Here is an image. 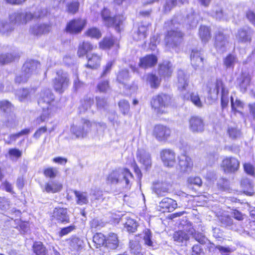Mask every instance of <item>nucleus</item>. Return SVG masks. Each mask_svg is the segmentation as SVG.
<instances>
[{"label":"nucleus","mask_w":255,"mask_h":255,"mask_svg":"<svg viewBox=\"0 0 255 255\" xmlns=\"http://www.w3.org/2000/svg\"><path fill=\"white\" fill-rule=\"evenodd\" d=\"M38 103L42 109L41 115L36 120L37 124L39 125L55 112L56 108L54 104V95L49 89L44 90L40 92Z\"/></svg>","instance_id":"obj_2"},{"label":"nucleus","mask_w":255,"mask_h":255,"mask_svg":"<svg viewBox=\"0 0 255 255\" xmlns=\"http://www.w3.org/2000/svg\"><path fill=\"white\" fill-rule=\"evenodd\" d=\"M40 68V64L35 60L27 61L23 65L21 74L15 78V82L22 83L27 82L28 78L32 75L37 73Z\"/></svg>","instance_id":"obj_4"},{"label":"nucleus","mask_w":255,"mask_h":255,"mask_svg":"<svg viewBox=\"0 0 255 255\" xmlns=\"http://www.w3.org/2000/svg\"><path fill=\"white\" fill-rule=\"evenodd\" d=\"M85 35L91 38L98 39L101 37L100 31L96 27H92L88 29L85 33Z\"/></svg>","instance_id":"obj_44"},{"label":"nucleus","mask_w":255,"mask_h":255,"mask_svg":"<svg viewBox=\"0 0 255 255\" xmlns=\"http://www.w3.org/2000/svg\"><path fill=\"white\" fill-rule=\"evenodd\" d=\"M9 155L11 157L19 158L21 157L22 152L17 148H11L9 150Z\"/></svg>","instance_id":"obj_64"},{"label":"nucleus","mask_w":255,"mask_h":255,"mask_svg":"<svg viewBox=\"0 0 255 255\" xmlns=\"http://www.w3.org/2000/svg\"><path fill=\"white\" fill-rule=\"evenodd\" d=\"M94 104V101L93 99L90 98L87 99L82 104L81 107L80 108L81 112H85L88 110L89 109H90L92 105Z\"/></svg>","instance_id":"obj_56"},{"label":"nucleus","mask_w":255,"mask_h":255,"mask_svg":"<svg viewBox=\"0 0 255 255\" xmlns=\"http://www.w3.org/2000/svg\"><path fill=\"white\" fill-rule=\"evenodd\" d=\"M57 76L53 80V87L56 91L62 93L68 87L69 79L66 73L59 71Z\"/></svg>","instance_id":"obj_7"},{"label":"nucleus","mask_w":255,"mask_h":255,"mask_svg":"<svg viewBox=\"0 0 255 255\" xmlns=\"http://www.w3.org/2000/svg\"><path fill=\"white\" fill-rule=\"evenodd\" d=\"M97 127V124L91 123L89 121L82 119L79 123L73 125L71 128V132L77 138H84L86 137L92 127Z\"/></svg>","instance_id":"obj_5"},{"label":"nucleus","mask_w":255,"mask_h":255,"mask_svg":"<svg viewBox=\"0 0 255 255\" xmlns=\"http://www.w3.org/2000/svg\"><path fill=\"white\" fill-rule=\"evenodd\" d=\"M169 185L165 182H156L152 187V190L158 196H164L168 192Z\"/></svg>","instance_id":"obj_21"},{"label":"nucleus","mask_w":255,"mask_h":255,"mask_svg":"<svg viewBox=\"0 0 255 255\" xmlns=\"http://www.w3.org/2000/svg\"><path fill=\"white\" fill-rule=\"evenodd\" d=\"M58 173V170L55 168L49 167L44 170V174L45 176L51 178H55Z\"/></svg>","instance_id":"obj_49"},{"label":"nucleus","mask_w":255,"mask_h":255,"mask_svg":"<svg viewBox=\"0 0 255 255\" xmlns=\"http://www.w3.org/2000/svg\"><path fill=\"white\" fill-rule=\"evenodd\" d=\"M86 20L78 18L70 21L67 25L66 30L72 34H77L81 32L86 24Z\"/></svg>","instance_id":"obj_11"},{"label":"nucleus","mask_w":255,"mask_h":255,"mask_svg":"<svg viewBox=\"0 0 255 255\" xmlns=\"http://www.w3.org/2000/svg\"><path fill=\"white\" fill-rule=\"evenodd\" d=\"M203 59L198 50H193L191 54V62L192 66L196 69L203 64Z\"/></svg>","instance_id":"obj_25"},{"label":"nucleus","mask_w":255,"mask_h":255,"mask_svg":"<svg viewBox=\"0 0 255 255\" xmlns=\"http://www.w3.org/2000/svg\"><path fill=\"white\" fill-rule=\"evenodd\" d=\"M29 94V92L28 90L26 89H19L16 92V96L20 101H22L26 98L28 96Z\"/></svg>","instance_id":"obj_52"},{"label":"nucleus","mask_w":255,"mask_h":255,"mask_svg":"<svg viewBox=\"0 0 255 255\" xmlns=\"http://www.w3.org/2000/svg\"><path fill=\"white\" fill-rule=\"evenodd\" d=\"M182 36V33L177 30L168 31L165 38L166 45L169 48L176 46Z\"/></svg>","instance_id":"obj_13"},{"label":"nucleus","mask_w":255,"mask_h":255,"mask_svg":"<svg viewBox=\"0 0 255 255\" xmlns=\"http://www.w3.org/2000/svg\"><path fill=\"white\" fill-rule=\"evenodd\" d=\"M229 45L228 37L222 33H219L216 36L215 46L220 52L225 51Z\"/></svg>","instance_id":"obj_17"},{"label":"nucleus","mask_w":255,"mask_h":255,"mask_svg":"<svg viewBox=\"0 0 255 255\" xmlns=\"http://www.w3.org/2000/svg\"><path fill=\"white\" fill-rule=\"evenodd\" d=\"M237 37L240 41L243 42L250 41L251 40L250 32L244 29L239 31Z\"/></svg>","instance_id":"obj_40"},{"label":"nucleus","mask_w":255,"mask_h":255,"mask_svg":"<svg viewBox=\"0 0 255 255\" xmlns=\"http://www.w3.org/2000/svg\"><path fill=\"white\" fill-rule=\"evenodd\" d=\"M173 238L174 241L180 243L183 241H187L189 239V236L185 232L179 231L174 234Z\"/></svg>","instance_id":"obj_42"},{"label":"nucleus","mask_w":255,"mask_h":255,"mask_svg":"<svg viewBox=\"0 0 255 255\" xmlns=\"http://www.w3.org/2000/svg\"><path fill=\"white\" fill-rule=\"evenodd\" d=\"M33 251L35 255H47L46 248L40 242H35L33 245Z\"/></svg>","instance_id":"obj_31"},{"label":"nucleus","mask_w":255,"mask_h":255,"mask_svg":"<svg viewBox=\"0 0 255 255\" xmlns=\"http://www.w3.org/2000/svg\"><path fill=\"white\" fill-rule=\"evenodd\" d=\"M191 100L192 103L197 107L201 108L203 104L200 99L197 93H192L191 95Z\"/></svg>","instance_id":"obj_54"},{"label":"nucleus","mask_w":255,"mask_h":255,"mask_svg":"<svg viewBox=\"0 0 255 255\" xmlns=\"http://www.w3.org/2000/svg\"><path fill=\"white\" fill-rule=\"evenodd\" d=\"M62 187V184L59 182L51 181L50 182L45 183L44 191L47 193H55L60 191Z\"/></svg>","instance_id":"obj_22"},{"label":"nucleus","mask_w":255,"mask_h":255,"mask_svg":"<svg viewBox=\"0 0 255 255\" xmlns=\"http://www.w3.org/2000/svg\"><path fill=\"white\" fill-rule=\"evenodd\" d=\"M231 107L232 110L235 112H239L240 113V110L244 108V104L242 102H241L239 100H236L234 102L233 101V98L231 97ZM241 113H242L241 112Z\"/></svg>","instance_id":"obj_45"},{"label":"nucleus","mask_w":255,"mask_h":255,"mask_svg":"<svg viewBox=\"0 0 255 255\" xmlns=\"http://www.w3.org/2000/svg\"><path fill=\"white\" fill-rule=\"evenodd\" d=\"M199 35L203 42H207L211 38L209 28L205 26H201L199 29Z\"/></svg>","instance_id":"obj_36"},{"label":"nucleus","mask_w":255,"mask_h":255,"mask_svg":"<svg viewBox=\"0 0 255 255\" xmlns=\"http://www.w3.org/2000/svg\"><path fill=\"white\" fill-rule=\"evenodd\" d=\"M220 90H221L222 94H223V90L228 91V90L224 87L223 82L220 80H217L216 82L215 89L214 90V92L217 95Z\"/></svg>","instance_id":"obj_60"},{"label":"nucleus","mask_w":255,"mask_h":255,"mask_svg":"<svg viewBox=\"0 0 255 255\" xmlns=\"http://www.w3.org/2000/svg\"><path fill=\"white\" fill-rule=\"evenodd\" d=\"M238 62L237 58L233 55L229 54L224 59V64L227 68H233Z\"/></svg>","instance_id":"obj_38"},{"label":"nucleus","mask_w":255,"mask_h":255,"mask_svg":"<svg viewBox=\"0 0 255 255\" xmlns=\"http://www.w3.org/2000/svg\"><path fill=\"white\" fill-rule=\"evenodd\" d=\"M147 31L146 26H139L137 31L133 34V38L137 41L144 39L146 37Z\"/></svg>","instance_id":"obj_34"},{"label":"nucleus","mask_w":255,"mask_h":255,"mask_svg":"<svg viewBox=\"0 0 255 255\" xmlns=\"http://www.w3.org/2000/svg\"><path fill=\"white\" fill-rule=\"evenodd\" d=\"M132 175L129 170L126 168H119L111 171L107 177V182L112 185L122 184L128 186L129 178Z\"/></svg>","instance_id":"obj_3"},{"label":"nucleus","mask_w":255,"mask_h":255,"mask_svg":"<svg viewBox=\"0 0 255 255\" xmlns=\"http://www.w3.org/2000/svg\"><path fill=\"white\" fill-rule=\"evenodd\" d=\"M79 4L77 1H73L67 5V9L69 12L74 13L76 12L79 8Z\"/></svg>","instance_id":"obj_58"},{"label":"nucleus","mask_w":255,"mask_h":255,"mask_svg":"<svg viewBox=\"0 0 255 255\" xmlns=\"http://www.w3.org/2000/svg\"><path fill=\"white\" fill-rule=\"evenodd\" d=\"M228 133L230 137L232 139L239 138L241 135V132L240 130L236 128H229L228 129Z\"/></svg>","instance_id":"obj_48"},{"label":"nucleus","mask_w":255,"mask_h":255,"mask_svg":"<svg viewBox=\"0 0 255 255\" xmlns=\"http://www.w3.org/2000/svg\"><path fill=\"white\" fill-rule=\"evenodd\" d=\"M147 80L149 82L150 86L152 88L157 87L159 84L160 79L153 74H149L147 76Z\"/></svg>","instance_id":"obj_46"},{"label":"nucleus","mask_w":255,"mask_h":255,"mask_svg":"<svg viewBox=\"0 0 255 255\" xmlns=\"http://www.w3.org/2000/svg\"><path fill=\"white\" fill-rule=\"evenodd\" d=\"M171 130L167 127L158 125L155 126L153 130V135L159 141H165L171 135Z\"/></svg>","instance_id":"obj_10"},{"label":"nucleus","mask_w":255,"mask_h":255,"mask_svg":"<svg viewBox=\"0 0 255 255\" xmlns=\"http://www.w3.org/2000/svg\"><path fill=\"white\" fill-rule=\"evenodd\" d=\"M101 56L96 54H93L88 56V64L87 66L92 69L97 68L100 66Z\"/></svg>","instance_id":"obj_30"},{"label":"nucleus","mask_w":255,"mask_h":255,"mask_svg":"<svg viewBox=\"0 0 255 255\" xmlns=\"http://www.w3.org/2000/svg\"><path fill=\"white\" fill-rule=\"evenodd\" d=\"M50 26L48 24H37L30 28V32L34 35H40L49 31Z\"/></svg>","instance_id":"obj_28"},{"label":"nucleus","mask_w":255,"mask_h":255,"mask_svg":"<svg viewBox=\"0 0 255 255\" xmlns=\"http://www.w3.org/2000/svg\"><path fill=\"white\" fill-rule=\"evenodd\" d=\"M239 160L233 157H226L222 161L221 167L225 173H234L240 167Z\"/></svg>","instance_id":"obj_8"},{"label":"nucleus","mask_w":255,"mask_h":255,"mask_svg":"<svg viewBox=\"0 0 255 255\" xmlns=\"http://www.w3.org/2000/svg\"><path fill=\"white\" fill-rule=\"evenodd\" d=\"M220 221L225 227H231L233 225V220L228 216H222Z\"/></svg>","instance_id":"obj_59"},{"label":"nucleus","mask_w":255,"mask_h":255,"mask_svg":"<svg viewBox=\"0 0 255 255\" xmlns=\"http://www.w3.org/2000/svg\"><path fill=\"white\" fill-rule=\"evenodd\" d=\"M106 239L104 235L101 233H97L93 236V242L96 245V248H98L104 245H106Z\"/></svg>","instance_id":"obj_39"},{"label":"nucleus","mask_w":255,"mask_h":255,"mask_svg":"<svg viewBox=\"0 0 255 255\" xmlns=\"http://www.w3.org/2000/svg\"><path fill=\"white\" fill-rule=\"evenodd\" d=\"M101 15L105 23V24L108 26H112V24L115 22L116 23V20L114 22V19L113 17H111L110 15V11L109 9L107 8H104L101 13Z\"/></svg>","instance_id":"obj_33"},{"label":"nucleus","mask_w":255,"mask_h":255,"mask_svg":"<svg viewBox=\"0 0 255 255\" xmlns=\"http://www.w3.org/2000/svg\"><path fill=\"white\" fill-rule=\"evenodd\" d=\"M177 4V0H166L165 4L164 5V10L166 12L169 11Z\"/></svg>","instance_id":"obj_55"},{"label":"nucleus","mask_w":255,"mask_h":255,"mask_svg":"<svg viewBox=\"0 0 255 255\" xmlns=\"http://www.w3.org/2000/svg\"><path fill=\"white\" fill-rule=\"evenodd\" d=\"M228 91H223L221 97V105L223 108H226L229 103Z\"/></svg>","instance_id":"obj_57"},{"label":"nucleus","mask_w":255,"mask_h":255,"mask_svg":"<svg viewBox=\"0 0 255 255\" xmlns=\"http://www.w3.org/2000/svg\"><path fill=\"white\" fill-rule=\"evenodd\" d=\"M119 42L117 39H114L113 37H106L100 42V47L103 49H108L111 47L116 45L119 47Z\"/></svg>","instance_id":"obj_29"},{"label":"nucleus","mask_w":255,"mask_h":255,"mask_svg":"<svg viewBox=\"0 0 255 255\" xmlns=\"http://www.w3.org/2000/svg\"><path fill=\"white\" fill-rule=\"evenodd\" d=\"M199 20V16L195 13H193L190 15H188L187 19V22L189 24L190 27L193 28L196 27Z\"/></svg>","instance_id":"obj_43"},{"label":"nucleus","mask_w":255,"mask_h":255,"mask_svg":"<svg viewBox=\"0 0 255 255\" xmlns=\"http://www.w3.org/2000/svg\"><path fill=\"white\" fill-rule=\"evenodd\" d=\"M161 158L164 165L167 167H173L175 163V153L170 149L163 150L161 152Z\"/></svg>","instance_id":"obj_15"},{"label":"nucleus","mask_w":255,"mask_h":255,"mask_svg":"<svg viewBox=\"0 0 255 255\" xmlns=\"http://www.w3.org/2000/svg\"><path fill=\"white\" fill-rule=\"evenodd\" d=\"M179 169L181 172L188 173L193 167V162L191 158L186 154H181L178 157Z\"/></svg>","instance_id":"obj_12"},{"label":"nucleus","mask_w":255,"mask_h":255,"mask_svg":"<svg viewBox=\"0 0 255 255\" xmlns=\"http://www.w3.org/2000/svg\"><path fill=\"white\" fill-rule=\"evenodd\" d=\"M187 182L191 185H195L201 186L202 184L201 179L198 176H190L188 178Z\"/></svg>","instance_id":"obj_53"},{"label":"nucleus","mask_w":255,"mask_h":255,"mask_svg":"<svg viewBox=\"0 0 255 255\" xmlns=\"http://www.w3.org/2000/svg\"><path fill=\"white\" fill-rule=\"evenodd\" d=\"M16 57L11 53L0 54V65H4L13 61Z\"/></svg>","instance_id":"obj_37"},{"label":"nucleus","mask_w":255,"mask_h":255,"mask_svg":"<svg viewBox=\"0 0 255 255\" xmlns=\"http://www.w3.org/2000/svg\"><path fill=\"white\" fill-rule=\"evenodd\" d=\"M119 106L120 111L124 115L127 114L129 110V103L125 100H122L119 102Z\"/></svg>","instance_id":"obj_47"},{"label":"nucleus","mask_w":255,"mask_h":255,"mask_svg":"<svg viewBox=\"0 0 255 255\" xmlns=\"http://www.w3.org/2000/svg\"><path fill=\"white\" fill-rule=\"evenodd\" d=\"M173 72L172 64L169 62H164L159 65V73L164 77H169Z\"/></svg>","instance_id":"obj_27"},{"label":"nucleus","mask_w":255,"mask_h":255,"mask_svg":"<svg viewBox=\"0 0 255 255\" xmlns=\"http://www.w3.org/2000/svg\"><path fill=\"white\" fill-rule=\"evenodd\" d=\"M114 19V22L116 20V23L115 22L112 24V26H115L117 30L119 29V27L121 24H122L123 21L124 20L125 18L123 15H117L116 17L113 18Z\"/></svg>","instance_id":"obj_62"},{"label":"nucleus","mask_w":255,"mask_h":255,"mask_svg":"<svg viewBox=\"0 0 255 255\" xmlns=\"http://www.w3.org/2000/svg\"><path fill=\"white\" fill-rule=\"evenodd\" d=\"M74 193L77 198L76 202L78 204L82 205L88 203L87 193L86 192L75 190Z\"/></svg>","instance_id":"obj_32"},{"label":"nucleus","mask_w":255,"mask_h":255,"mask_svg":"<svg viewBox=\"0 0 255 255\" xmlns=\"http://www.w3.org/2000/svg\"><path fill=\"white\" fill-rule=\"evenodd\" d=\"M177 207L176 201L171 198H164L159 203L157 209L162 212H172Z\"/></svg>","instance_id":"obj_14"},{"label":"nucleus","mask_w":255,"mask_h":255,"mask_svg":"<svg viewBox=\"0 0 255 255\" xmlns=\"http://www.w3.org/2000/svg\"><path fill=\"white\" fill-rule=\"evenodd\" d=\"M137 157L139 162L142 164L146 169L151 165V160L149 153L143 149H138L137 152Z\"/></svg>","instance_id":"obj_18"},{"label":"nucleus","mask_w":255,"mask_h":255,"mask_svg":"<svg viewBox=\"0 0 255 255\" xmlns=\"http://www.w3.org/2000/svg\"><path fill=\"white\" fill-rule=\"evenodd\" d=\"M45 9L38 10V13L35 12L34 14L28 12H22L17 11L12 13L9 16V22L6 20H0V32L2 33H6L11 31L15 28L17 24L26 23L28 21L33 18H40L44 16L47 13Z\"/></svg>","instance_id":"obj_1"},{"label":"nucleus","mask_w":255,"mask_h":255,"mask_svg":"<svg viewBox=\"0 0 255 255\" xmlns=\"http://www.w3.org/2000/svg\"><path fill=\"white\" fill-rule=\"evenodd\" d=\"M177 86L179 89L183 90L186 89L188 84V76L185 74L183 71L179 70L178 72Z\"/></svg>","instance_id":"obj_24"},{"label":"nucleus","mask_w":255,"mask_h":255,"mask_svg":"<svg viewBox=\"0 0 255 255\" xmlns=\"http://www.w3.org/2000/svg\"><path fill=\"white\" fill-rule=\"evenodd\" d=\"M106 241V246L111 249H115L119 246L118 238L115 233H110Z\"/></svg>","instance_id":"obj_26"},{"label":"nucleus","mask_w":255,"mask_h":255,"mask_svg":"<svg viewBox=\"0 0 255 255\" xmlns=\"http://www.w3.org/2000/svg\"><path fill=\"white\" fill-rule=\"evenodd\" d=\"M0 108L1 111L4 113L5 118L6 126L8 127H12L15 124V116L11 113L12 106L11 104L7 101H2L0 102Z\"/></svg>","instance_id":"obj_9"},{"label":"nucleus","mask_w":255,"mask_h":255,"mask_svg":"<svg viewBox=\"0 0 255 255\" xmlns=\"http://www.w3.org/2000/svg\"><path fill=\"white\" fill-rule=\"evenodd\" d=\"M81 245L82 241L78 238H73L70 242V246L74 250H78Z\"/></svg>","instance_id":"obj_51"},{"label":"nucleus","mask_w":255,"mask_h":255,"mask_svg":"<svg viewBox=\"0 0 255 255\" xmlns=\"http://www.w3.org/2000/svg\"><path fill=\"white\" fill-rule=\"evenodd\" d=\"M189 128L193 132L203 131L204 129L203 120L199 117H192L189 120Z\"/></svg>","instance_id":"obj_16"},{"label":"nucleus","mask_w":255,"mask_h":255,"mask_svg":"<svg viewBox=\"0 0 255 255\" xmlns=\"http://www.w3.org/2000/svg\"><path fill=\"white\" fill-rule=\"evenodd\" d=\"M151 237L150 231L149 229H145L144 231L143 240L145 244L149 246H152L153 243L151 240Z\"/></svg>","instance_id":"obj_50"},{"label":"nucleus","mask_w":255,"mask_h":255,"mask_svg":"<svg viewBox=\"0 0 255 255\" xmlns=\"http://www.w3.org/2000/svg\"><path fill=\"white\" fill-rule=\"evenodd\" d=\"M96 47V46H95L88 41H83L79 44L77 55L79 57H83Z\"/></svg>","instance_id":"obj_20"},{"label":"nucleus","mask_w":255,"mask_h":255,"mask_svg":"<svg viewBox=\"0 0 255 255\" xmlns=\"http://www.w3.org/2000/svg\"><path fill=\"white\" fill-rule=\"evenodd\" d=\"M53 217L60 223L69 222V217L66 208H56L53 212Z\"/></svg>","instance_id":"obj_19"},{"label":"nucleus","mask_w":255,"mask_h":255,"mask_svg":"<svg viewBox=\"0 0 255 255\" xmlns=\"http://www.w3.org/2000/svg\"><path fill=\"white\" fill-rule=\"evenodd\" d=\"M169 96L161 94L153 97L151 101V105L155 112L163 114L166 112L165 109L170 103Z\"/></svg>","instance_id":"obj_6"},{"label":"nucleus","mask_w":255,"mask_h":255,"mask_svg":"<svg viewBox=\"0 0 255 255\" xmlns=\"http://www.w3.org/2000/svg\"><path fill=\"white\" fill-rule=\"evenodd\" d=\"M129 79L128 71L127 69H122L117 75V80L119 82L126 84Z\"/></svg>","instance_id":"obj_41"},{"label":"nucleus","mask_w":255,"mask_h":255,"mask_svg":"<svg viewBox=\"0 0 255 255\" xmlns=\"http://www.w3.org/2000/svg\"><path fill=\"white\" fill-rule=\"evenodd\" d=\"M137 226L138 225L136 221L131 218H127L125 223V228L128 232H135L137 230Z\"/></svg>","instance_id":"obj_35"},{"label":"nucleus","mask_w":255,"mask_h":255,"mask_svg":"<svg viewBox=\"0 0 255 255\" xmlns=\"http://www.w3.org/2000/svg\"><path fill=\"white\" fill-rule=\"evenodd\" d=\"M98 89L101 92H105L109 89V82L104 81L100 82L97 86Z\"/></svg>","instance_id":"obj_63"},{"label":"nucleus","mask_w":255,"mask_h":255,"mask_svg":"<svg viewBox=\"0 0 255 255\" xmlns=\"http://www.w3.org/2000/svg\"><path fill=\"white\" fill-rule=\"evenodd\" d=\"M157 62V58L153 55H149L140 59L139 66L142 68H147L155 65Z\"/></svg>","instance_id":"obj_23"},{"label":"nucleus","mask_w":255,"mask_h":255,"mask_svg":"<svg viewBox=\"0 0 255 255\" xmlns=\"http://www.w3.org/2000/svg\"><path fill=\"white\" fill-rule=\"evenodd\" d=\"M245 171L248 174L253 175L255 173L254 166L250 163H246L244 164Z\"/></svg>","instance_id":"obj_61"}]
</instances>
